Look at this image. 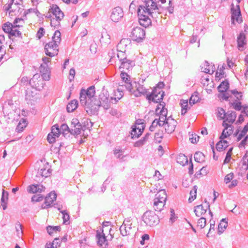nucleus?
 <instances>
[{"label":"nucleus","instance_id":"18","mask_svg":"<svg viewBox=\"0 0 248 248\" xmlns=\"http://www.w3.org/2000/svg\"><path fill=\"white\" fill-rule=\"evenodd\" d=\"M61 134L59 125L55 124L51 128V132L47 135V139L49 143H52L55 142L56 138H58Z\"/></svg>","mask_w":248,"mask_h":248},{"label":"nucleus","instance_id":"57","mask_svg":"<svg viewBox=\"0 0 248 248\" xmlns=\"http://www.w3.org/2000/svg\"><path fill=\"white\" fill-rule=\"evenodd\" d=\"M245 76H248V54L245 56Z\"/></svg>","mask_w":248,"mask_h":248},{"label":"nucleus","instance_id":"46","mask_svg":"<svg viewBox=\"0 0 248 248\" xmlns=\"http://www.w3.org/2000/svg\"><path fill=\"white\" fill-rule=\"evenodd\" d=\"M162 126L159 122L157 120V118H155L152 122V125L150 126L149 129L151 131H154L155 128L157 126Z\"/></svg>","mask_w":248,"mask_h":248},{"label":"nucleus","instance_id":"37","mask_svg":"<svg viewBox=\"0 0 248 248\" xmlns=\"http://www.w3.org/2000/svg\"><path fill=\"white\" fill-rule=\"evenodd\" d=\"M201 70L202 72L209 74H212L214 72L213 69L211 70L209 69V64L207 62H205L203 66H202L201 67Z\"/></svg>","mask_w":248,"mask_h":248},{"label":"nucleus","instance_id":"30","mask_svg":"<svg viewBox=\"0 0 248 248\" xmlns=\"http://www.w3.org/2000/svg\"><path fill=\"white\" fill-rule=\"evenodd\" d=\"M226 120L224 121H225L226 123L227 122L229 124H231L233 123V122L235 121V119L236 118V113L234 111H228L227 113H226Z\"/></svg>","mask_w":248,"mask_h":248},{"label":"nucleus","instance_id":"27","mask_svg":"<svg viewBox=\"0 0 248 248\" xmlns=\"http://www.w3.org/2000/svg\"><path fill=\"white\" fill-rule=\"evenodd\" d=\"M40 72L42 73V75L41 76L42 78L43 81H48L50 79V71L48 66H43V64H41L40 68Z\"/></svg>","mask_w":248,"mask_h":248},{"label":"nucleus","instance_id":"33","mask_svg":"<svg viewBox=\"0 0 248 248\" xmlns=\"http://www.w3.org/2000/svg\"><path fill=\"white\" fill-rule=\"evenodd\" d=\"M51 171L49 169H46V168H42L38 170L37 175L41 176L42 177H47L50 175Z\"/></svg>","mask_w":248,"mask_h":248},{"label":"nucleus","instance_id":"21","mask_svg":"<svg viewBox=\"0 0 248 248\" xmlns=\"http://www.w3.org/2000/svg\"><path fill=\"white\" fill-rule=\"evenodd\" d=\"M38 98L35 91L28 89L26 91L25 99L28 104H34Z\"/></svg>","mask_w":248,"mask_h":248},{"label":"nucleus","instance_id":"31","mask_svg":"<svg viewBox=\"0 0 248 248\" xmlns=\"http://www.w3.org/2000/svg\"><path fill=\"white\" fill-rule=\"evenodd\" d=\"M245 39V34L243 32L240 33L237 37L238 47L239 50L241 49V48H243L244 45H246Z\"/></svg>","mask_w":248,"mask_h":248},{"label":"nucleus","instance_id":"17","mask_svg":"<svg viewBox=\"0 0 248 248\" xmlns=\"http://www.w3.org/2000/svg\"><path fill=\"white\" fill-rule=\"evenodd\" d=\"M229 87V83L228 80H225L222 81L218 87V92L222 93V98L224 100H228L230 96V92L229 91L226 92Z\"/></svg>","mask_w":248,"mask_h":248},{"label":"nucleus","instance_id":"26","mask_svg":"<svg viewBox=\"0 0 248 248\" xmlns=\"http://www.w3.org/2000/svg\"><path fill=\"white\" fill-rule=\"evenodd\" d=\"M57 195L55 192H51L45 198V206L43 208H48L50 207L52 203L56 201Z\"/></svg>","mask_w":248,"mask_h":248},{"label":"nucleus","instance_id":"55","mask_svg":"<svg viewBox=\"0 0 248 248\" xmlns=\"http://www.w3.org/2000/svg\"><path fill=\"white\" fill-rule=\"evenodd\" d=\"M15 26H14L12 29V31H11L10 34V35L11 36H19L21 35V33L20 32V31L16 30V29H14V27Z\"/></svg>","mask_w":248,"mask_h":248},{"label":"nucleus","instance_id":"16","mask_svg":"<svg viewBox=\"0 0 248 248\" xmlns=\"http://www.w3.org/2000/svg\"><path fill=\"white\" fill-rule=\"evenodd\" d=\"M123 16L124 12L122 8L120 7H116L112 10L110 17L112 21L118 22L123 17Z\"/></svg>","mask_w":248,"mask_h":248},{"label":"nucleus","instance_id":"19","mask_svg":"<svg viewBox=\"0 0 248 248\" xmlns=\"http://www.w3.org/2000/svg\"><path fill=\"white\" fill-rule=\"evenodd\" d=\"M23 23V19L21 18H17L14 21V25H13L9 22L5 23L2 27L3 30L6 33H8L10 34L14 26L16 27H19L20 26H22V25L19 24H17L18 23Z\"/></svg>","mask_w":248,"mask_h":248},{"label":"nucleus","instance_id":"58","mask_svg":"<svg viewBox=\"0 0 248 248\" xmlns=\"http://www.w3.org/2000/svg\"><path fill=\"white\" fill-rule=\"evenodd\" d=\"M188 107L187 102H186L183 104H182V110H181V114L185 115L187 111Z\"/></svg>","mask_w":248,"mask_h":248},{"label":"nucleus","instance_id":"64","mask_svg":"<svg viewBox=\"0 0 248 248\" xmlns=\"http://www.w3.org/2000/svg\"><path fill=\"white\" fill-rule=\"evenodd\" d=\"M218 113L219 116L222 119H223L227 114L223 108H220V109L218 110Z\"/></svg>","mask_w":248,"mask_h":248},{"label":"nucleus","instance_id":"2","mask_svg":"<svg viewBox=\"0 0 248 248\" xmlns=\"http://www.w3.org/2000/svg\"><path fill=\"white\" fill-rule=\"evenodd\" d=\"M143 4L140 5L137 13L140 25L147 27L151 24V18L156 19L161 13V7L158 6L153 0H142Z\"/></svg>","mask_w":248,"mask_h":248},{"label":"nucleus","instance_id":"13","mask_svg":"<svg viewBox=\"0 0 248 248\" xmlns=\"http://www.w3.org/2000/svg\"><path fill=\"white\" fill-rule=\"evenodd\" d=\"M164 92L159 89L154 88L151 94L147 95V98L149 101L155 103L161 102L163 100Z\"/></svg>","mask_w":248,"mask_h":248},{"label":"nucleus","instance_id":"34","mask_svg":"<svg viewBox=\"0 0 248 248\" xmlns=\"http://www.w3.org/2000/svg\"><path fill=\"white\" fill-rule=\"evenodd\" d=\"M27 125V122L26 119H22L19 122L16 128V130L18 132H22L23 129L26 127Z\"/></svg>","mask_w":248,"mask_h":248},{"label":"nucleus","instance_id":"39","mask_svg":"<svg viewBox=\"0 0 248 248\" xmlns=\"http://www.w3.org/2000/svg\"><path fill=\"white\" fill-rule=\"evenodd\" d=\"M61 133H62L64 136H65L68 133L71 134V128H69L66 124H62L60 128Z\"/></svg>","mask_w":248,"mask_h":248},{"label":"nucleus","instance_id":"62","mask_svg":"<svg viewBox=\"0 0 248 248\" xmlns=\"http://www.w3.org/2000/svg\"><path fill=\"white\" fill-rule=\"evenodd\" d=\"M142 240L140 241V244L142 245L144 244V242L145 240H148L149 239V236L147 234H143L141 237Z\"/></svg>","mask_w":248,"mask_h":248},{"label":"nucleus","instance_id":"22","mask_svg":"<svg viewBox=\"0 0 248 248\" xmlns=\"http://www.w3.org/2000/svg\"><path fill=\"white\" fill-rule=\"evenodd\" d=\"M222 125L224 127V129L219 137V139L221 140L227 138L233 132V126L231 124H229L226 123L225 121H223Z\"/></svg>","mask_w":248,"mask_h":248},{"label":"nucleus","instance_id":"3","mask_svg":"<svg viewBox=\"0 0 248 248\" xmlns=\"http://www.w3.org/2000/svg\"><path fill=\"white\" fill-rule=\"evenodd\" d=\"M61 40V32L57 30L54 33L52 41L46 44L45 46V52L46 55L52 57L58 54V45Z\"/></svg>","mask_w":248,"mask_h":248},{"label":"nucleus","instance_id":"29","mask_svg":"<svg viewBox=\"0 0 248 248\" xmlns=\"http://www.w3.org/2000/svg\"><path fill=\"white\" fill-rule=\"evenodd\" d=\"M136 91H134L133 93L136 97H139L141 95L146 94L147 93V90L142 85L139 84L136 86Z\"/></svg>","mask_w":248,"mask_h":248},{"label":"nucleus","instance_id":"50","mask_svg":"<svg viewBox=\"0 0 248 248\" xmlns=\"http://www.w3.org/2000/svg\"><path fill=\"white\" fill-rule=\"evenodd\" d=\"M227 147V146H225V145L222 144V142H221V141L218 142L216 144L217 150L219 152L222 151L223 149H225Z\"/></svg>","mask_w":248,"mask_h":248},{"label":"nucleus","instance_id":"54","mask_svg":"<svg viewBox=\"0 0 248 248\" xmlns=\"http://www.w3.org/2000/svg\"><path fill=\"white\" fill-rule=\"evenodd\" d=\"M199 136L197 135L192 134L189 138V140L192 143H195L199 140Z\"/></svg>","mask_w":248,"mask_h":248},{"label":"nucleus","instance_id":"28","mask_svg":"<svg viewBox=\"0 0 248 248\" xmlns=\"http://www.w3.org/2000/svg\"><path fill=\"white\" fill-rule=\"evenodd\" d=\"M45 187L42 185H32L28 187V190L30 193H41L44 191Z\"/></svg>","mask_w":248,"mask_h":248},{"label":"nucleus","instance_id":"23","mask_svg":"<svg viewBox=\"0 0 248 248\" xmlns=\"http://www.w3.org/2000/svg\"><path fill=\"white\" fill-rule=\"evenodd\" d=\"M210 205L208 202L205 203L204 204H201L195 207L194 212L197 217H201L205 214L208 209H209Z\"/></svg>","mask_w":248,"mask_h":248},{"label":"nucleus","instance_id":"51","mask_svg":"<svg viewBox=\"0 0 248 248\" xmlns=\"http://www.w3.org/2000/svg\"><path fill=\"white\" fill-rule=\"evenodd\" d=\"M43 199V197L40 195H35L33 196L31 198V201L32 202H38L40 201H42Z\"/></svg>","mask_w":248,"mask_h":248},{"label":"nucleus","instance_id":"42","mask_svg":"<svg viewBox=\"0 0 248 248\" xmlns=\"http://www.w3.org/2000/svg\"><path fill=\"white\" fill-rule=\"evenodd\" d=\"M204 156L202 153L197 152L194 155L195 160L197 162H201L204 160Z\"/></svg>","mask_w":248,"mask_h":248},{"label":"nucleus","instance_id":"47","mask_svg":"<svg viewBox=\"0 0 248 248\" xmlns=\"http://www.w3.org/2000/svg\"><path fill=\"white\" fill-rule=\"evenodd\" d=\"M206 225V219L204 217H201L198 221L197 226L201 229L203 228Z\"/></svg>","mask_w":248,"mask_h":248},{"label":"nucleus","instance_id":"5","mask_svg":"<svg viewBox=\"0 0 248 248\" xmlns=\"http://www.w3.org/2000/svg\"><path fill=\"white\" fill-rule=\"evenodd\" d=\"M120 77L124 85H120L117 89V93H119V96L115 97L114 99L117 101L120 100L124 95L123 90L125 88L129 92L132 93V84L130 80V76L126 73L125 71H121Z\"/></svg>","mask_w":248,"mask_h":248},{"label":"nucleus","instance_id":"6","mask_svg":"<svg viewBox=\"0 0 248 248\" xmlns=\"http://www.w3.org/2000/svg\"><path fill=\"white\" fill-rule=\"evenodd\" d=\"M110 227L103 225L102 228H100V230L96 231V238L98 245L103 247H106L108 245V240L109 239H111L112 236L110 234H109V236H106V233L104 232L109 231L110 232Z\"/></svg>","mask_w":248,"mask_h":248},{"label":"nucleus","instance_id":"63","mask_svg":"<svg viewBox=\"0 0 248 248\" xmlns=\"http://www.w3.org/2000/svg\"><path fill=\"white\" fill-rule=\"evenodd\" d=\"M233 105L234 108L236 110H240L242 108L241 103L240 102L233 103Z\"/></svg>","mask_w":248,"mask_h":248},{"label":"nucleus","instance_id":"49","mask_svg":"<svg viewBox=\"0 0 248 248\" xmlns=\"http://www.w3.org/2000/svg\"><path fill=\"white\" fill-rule=\"evenodd\" d=\"M230 93H231L232 94H233L238 100L241 99L242 95V93L241 92H238L236 90H233L230 91Z\"/></svg>","mask_w":248,"mask_h":248},{"label":"nucleus","instance_id":"32","mask_svg":"<svg viewBox=\"0 0 248 248\" xmlns=\"http://www.w3.org/2000/svg\"><path fill=\"white\" fill-rule=\"evenodd\" d=\"M78 106V101L76 100H72L67 105V110L68 112H73Z\"/></svg>","mask_w":248,"mask_h":248},{"label":"nucleus","instance_id":"9","mask_svg":"<svg viewBox=\"0 0 248 248\" xmlns=\"http://www.w3.org/2000/svg\"><path fill=\"white\" fill-rule=\"evenodd\" d=\"M117 57L121 62V65L119 66V69L121 71H129L135 65V62L133 61L127 59L124 56H120L119 53H117Z\"/></svg>","mask_w":248,"mask_h":248},{"label":"nucleus","instance_id":"40","mask_svg":"<svg viewBox=\"0 0 248 248\" xmlns=\"http://www.w3.org/2000/svg\"><path fill=\"white\" fill-rule=\"evenodd\" d=\"M14 0L11 1V10H10V13L11 15H13V13H16V12H19L20 8L19 7L18 4L16 2H14Z\"/></svg>","mask_w":248,"mask_h":248},{"label":"nucleus","instance_id":"25","mask_svg":"<svg viewBox=\"0 0 248 248\" xmlns=\"http://www.w3.org/2000/svg\"><path fill=\"white\" fill-rule=\"evenodd\" d=\"M129 42V40L126 39H122L120 43L118 44L117 51L119 52L120 56H124V51H125V48L127 46V44Z\"/></svg>","mask_w":248,"mask_h":248},{"label":"nucleus","instance_id":"38","mask_svg":"<svg viewBox=\"0 0 248 248\" xmlns=\"http://www.w3.org/2000/svg\"><path fill=\"white\" fill-rule=\"evenodd\" d=\"M197 188V186H194L193 189L190 191V197L188 199V202H191L196 199Z\"/></svg>","mask_w":248,"mask_h":248},{"label":"nucleus","instance_id":"20","mask_svg":"<svg viewBox=\"0 0 248 248\" xmlns=\"http://www.w3.org/2000/svg\"><path fill=\"white\" fill-rule=\"evenodd\" d=\"M176 124L177 122L174 119L168 117L163 126L166 132L168 134H171L174 131Z\"/></svg>","mask_w":248,"mask_h":248},{"label":"nucleus","instance_id":"14","mask_svg":"<svg viewBox=\"0 0 248 248\" xmlns=\"http://www.w3.org/2000/svg\"><path fill=\"white\" fill-rule=\"evenodd\" d=\"M155 112L159 115L157 120L159 122L161 125L163 126L168 119L167 118V109L166 108L163 104L160 103L158 105Z\"/></svg>","mask_w":248,"mask_h":248},{"label":"nucleus","instance_id":"4","mask_svg":"<svg viewBox=\"0 0 248 248\" xmlns=\"http://www.w3.org/2000/svg\"><path fill=\"white\" fill-rule=\"evenodd\" d=\"M49 11L52 14L53 18H51L50 25L55 28H59L61 21L63 18L64 15L59 7L56 4L50 6Z\"/></svg>","mask_w":248,"mask_h":248},{"label":"nucleus","instance_id":"35","mask_svg":"<svg viewBox=\"0 0 248 248\" xmlns=\"http://www.w3.org/2000/svg\"><path fill=\"white\" fill-rule=\"evenodd\" d=\"M177 162L180 164L184 166L188 164V159L187 157L184 154H180L177 157Z\"/></svg>","mask_w":248,"mask_h":248},{"label":"nucleus","instance_id":"59","mask_svg":"<svg viewBox=\"0 0 248 248\" xmlns=\"http://www.w3.org/2000/svg\"><path fill=\"white\" fill-rule=\"evenodd\" d=\"M45 33V30L43 28H39L38 31H37V37L39 39H40Z\"/></svg>","mask_w":248,"mask_h":248},{"label":"nucleus","instance_id":"11","mask_svg":"<svg viewBox=\"0 0 248 248\" xmlns=\"http://www.w3.org/2000/svg\"><path fill=\"white\" fill-rule=\"evenodd\" d=\"M145 35V30L140 27H136L132 29L130 36L133 40L140 42L144 39Z\"/></svg>","mask_w":248,"mask_h":248},{"label":"nucleus","instance_id":"7","mask_svg":"<svg viewBox=\"0 0 248 248\" xmlns=\"http://www.w3.org/2000/svg\"><path fill=\"white\" fill-rule=\"evenodd\" d=\"M167 196L164 189L159 190L155 195L154 200V208L156 211L160 212L164 208Z\"/></svg>","mask_w":248,"mask_h":248},{"label":"nucleus","instance_id":"12","mask_svg":"<svg viewBox=\"0 0 248 248\" xmlns=\"http://www.w3.org/2000/svg\"><path fill=\"white\" fill-rule=\"evenodd\" d=\"M29 84L32 88L38 91L42 90L45 84L40 75L39 74L34 75L30 80Z\"/></svg>","mask_w":248,"mask_h":248},{"label":"nucleus","instance_id":"56","mask_svg":"<svg viewBox=\"0 0 248 248\" xmlns=\"http://www.w3.org/2000/svg\"><path fill=\"white\" fill-rule=\"evenodd\" d=\"M8 193L6 192L4 189L2 190V196L1 198V202H7L8 200Z\"/></svg>","mask_w":248,"mask_h":248},{"label":"nucleus","instance_id":"44","mask_svg":"<svg viewBox=\"0 0 248 248\" xmlns=\"http://www.w3.org/2000/svg\"><path fill=\"white\" fill-rule=\"evenodd\" d=\"M200 97L198 96L197 92H195L190 97L189 99V103L194 104L199 101Z\"/></svg>","mask_w":248,"mask_h":248},{"label":"nucleus","instance_id":"36","mask_svg":"<svg viewBox=\"0 0 248 248\" xmlns=\"http://www.w3.org/2000/svg\"><path fill=\"white\" fill-rule=\"evenodd\" d=\"M228 223L225 219H222L218 226V233H222L226 229Z\"/></svg>","mask_w":248,"mask_h":248},{"label":"nucleus","instance_id":"60","mask_svg":"<svg viewBox=\"0 0 248 248\" xmlns=\"http://www.w3.org/2000/svg\"><path fill=\"white\" fill-rule=\"evenodd\" d=\"M248 141V135H247L245 138L241 141L239 144V147H244L247 143Z\"/></svg>","mask_w":248,"mask_h":248},{"label":"nucleus","instance_id":"61","mask_svg":"<svg viewBox=\"0 0 248 248\" xmlns=\"http://www.w3.org/2000/svg\"><path fill=\"white\" fill-rule=\"evenodd\" d=\"M52 244V245L55 246V248H58L60 247V241L59 238H55Z\"/></svg>","mask_w":248,"mask_h":248},{"label":"nucleus","instance_id":"45","mask_svg":"<svg viewBox=\"0 0 248 248\" xmlns=\"http://www.w3.org/2000/svg\"><path fill=\"white\" fill-rule=\"evenodd\" d=\"M16 229L17 233V235L18 237H21L23 234L22 227L19 222H17L16 224Z\"/></svg>","mask_w":248,"mask_h":248},{"label":"nucleus","instance_id":"41","mask_svg":"<svg viewBox=\"0 0 248 248\" xmlns=\"http://www.w3.org/2000/svg\"><path fill=\"white\" fill-rule=\"evenodd\" d=\"M82 129V125H78V126L74 127L73 128H71L70 129L71 134L73 135H78L81 133V131Z\"/></svg>","mask_w":248,"mask_h":248},{"label":"nucleus","instance_id":"43","mask_svg":"<svg viewBox=\"0 0 248 248\" xmlns=\"http://www.w3.org/2000/svg\"><path fill=\"white\" fill-rule=\"evenodd\" d=\"M62 215L63 223L65 224H69V215L65 210L61 211Z\"/></svg>","mask_w":248,"mask_h":248},{"label":"nucleus","instance_id":"15","mask_svg":"<svg viewBox=\"0 0 248 248\" xmlns=\"http://www.w3.org/2000/svg\"><path fill=\"white\" fill-rule=\"evenodd\" d=\"M120 231L121 234L124 236L132 233L134 231L131 220L129 218L125 219L120 227Z\"/></svg>","mask_w":248,"mask_h":248},{"label":"nucleus","instance_id":"53","mask_svg":"<svg viewBox=\"0 0 248 248\" xmlns=\"http://www.w3.org/2000/svg\"><path fill=\"white\" fill-rule=\"evenodd\" d=\"M233 173H230L228 174L224 178V182L226 184H228L229 182H231V181L233 179Z\"/></svg>","mask_w":248,"mask_h":248},{"label":"nucleus","instance_id":"8","mask_svg":"<svg viewBox=\"0 0 248 248\" xmlns=\"http://www.w3.org/2000/svg\"><path fill=\"white\" fill-rule=\"evenodd\" d=\"M142 221L148 226L153 227L157 225L159 222L158 216L153 211H147L142 217Z\"/></svg>","mask_w":248,"mask_h":248},{"label":"nucleus","instance_id":"24","mask_svg":"<svg viewBox=\"0 0 248 248\" xmlns=\"http://www.w3.org/2000/svg\"><path fill=\"white\" fill-rule=\"evenodd\" d=\"M143 129L144 127L142 124L133 126L130 133L131 138H138L142 133Z\"/></svg>","mask_w":248,"mask_h":248},{"label":"nucleus","instance_id":"48","mask_svg":"<svg viewBox=\"0 0 248 248\" xmlns=\"http://www.w3.org/2000/svg\"><path fill=\"white\" fill-rule=\"evenodd\" d=\"M114 154L115 157L117 158H119L122 159L123 157V151L120 149H115L114 151Z\"/></svg>","mask_w":248,"mask_h":248},{"label":"nucleus","instance_id":"10","mask_svg":"<svg viewBox=\"0 0 248 248\" xmlns=\"http://www.w3.org/2000/svg\"><path fill=\"white\" fill-rule=\"evenodd\" d=\"M231 20L232 23L234 24L235 22L238 23H241L243 20L241 14L239 5L237 4L234 6V4H231Z\"/></svg>","mask_w":248,"mask_h":248},{"label":"nucleus","instance_id":"52","mask_svg":"<svg viewBox=\"0 0 248 248\" xmlns=\"http://www.w3.org/2000/svg\"><path fill=\"white\" fill-rule=\"evenodd\" d=\"M110 36L108 34H105L104 36L103 34L102 35V37L100 39V42H105L106 43H109L110 42Z\"/></svg>","mask_w":248,"mask_h":248},{"label":"nucleus","instance_id":"1","mask_svg":"<svg viewBox=\"0 0 248 248\" xmlns=\"http://www.w3.org/2000/svg\"><path fill=\"white\" fill-rule=\"evenodd\" d=\"M95 93L94 86L90 87L87 90L82 89L80 93V103L85 107L87 112L90 115L96 113L100 107L107 110L110 107L108 91L103 90L99 94L98 100L94 97Z\"/></svg>","mask_w":248,"mask_h":248}]
</instances>
